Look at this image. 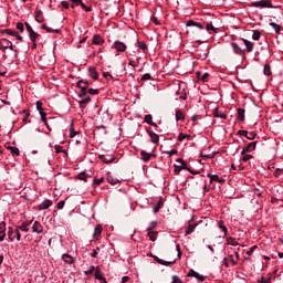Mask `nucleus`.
Here are the masks:
<instances>
[{"instance_id": "1", "label": "nucleus", "mask_w": 283, "mask_h": 283, "mask_svg": "<svg viewBox=\"0 0 283 283\" xmlns=\"http://www.w3.org/2000/svg\"><path fill=\"white\" fill-rule=\"evenodd\" d=\"M20 231H24V233H28V231H30V228H28V223H22L21 226L15 227V235H14V230H12V228L9 229L8 238L10 242H14V240H17L18 242L21 241Z\"/></svg>"}, {"instance_id": "2", "label": "nucleus", "mask_w": 283, "mask_h": 283, "mask_svg": "<svg viewBox=\"0 0 283 283\" xmlns=\"http://www.w3.org/2000/svg\"><path fill=\"white\" fill-rule=\"evenodd\" d=\"M252 6L254 8H273V3H271L269 0L254 1L252 2Z\"/></svg>"}, {"instance_id": "3", "label": "nucleus", "mask_w": 283, "mask_h": 283, "mask_svg": "<svg viewBox=\"0 0 283 283\" xmlns=\"http://www.w3.org/2000/svg\"><path fill=\"white\" fill-rule=\"evenodd\" d=\"M231 48L233 50V53L238 54V56H245L247 52L244 50H242V48H240V45H238V43L231 42Z\"/></svg>"}, {"instance_id": "4", "label": "nucleus", "mask_w": 283, "mask_h": 283, "mask_svg": "<svg viewBox=\"0 0 283 283\" xmlns=\"http://www.w3.org/2000/svg\"><path fill=\"white\" fill-rule=\"evenodd\" d=\"M140 157L144 163H149V160H151V158H156V154H149L145 150H142Z\"/></svg>"}, {"instance_id": "5", "label": "nucleus", "mask_w": 283, "mask_h": 283, "mask_svg": "<svg viewBox=\"0 0 283 283\" xmlns=\"http://www.w3.org/2000/svg\"><path fill=\"white\" fill-rule=\"evenodd\" d=\"M255 147H258V142H251L250 144L247 145V147L242 149L241 154L244 155L245 151H255Z\"/></svg>"}, {"instance_id": "6", "label": "nucleus", "mask_w": 283, "mask_h": 283, "mask_svg": "<svg viewBox=\"0 0 283 283\" xmlns=\"http://www.w3.org/2000/svg\"><path fill=\"white\" fill-rule=\"evenodd\" d=\"M147 134L151 143H154V145H158V143L160 142V137L158 136V134L154 133L153 130H147Z\"/></svg>"}, {"instance_id": "7", "label": "nucleus", "mask_w": 283, "mask_h": 283, "mask_svg": "<svg viewBox=\"0 0 283 283\" xmlns=\"http://www.w3.org/2000/svg\"><path fill=\"white\" fill-rule=\"evenodd\" d=\"M187 28H199V30H205V24H202L201 22H196L193 20H189L187 23H186Z\"/></svg>"}, {"instance_id": "8", "label": "nucleus", "mask_w": 283, "mask_h": 283, "mask_svg": "<svg viewBox=\"0 0 283 283\" xmlns=\"http://www.w3.org/2000/svg\"><path fill=\"white\" fill-rule=\"evenodd\" d=\"M52 207V200L45 199L42 203L39 205V211H45V209H50Z\"/></svg>"}, {"instance_id": "9", "label": "nucleus", "mask_w": 283, "mask_h": 283, "mask_svg": "<svg viewBox=\"0 0 283 283\" xmlns=\"http://www.w3.org/2000/svg\"><path fill=\"white\" fill-rule=\"evenodd\" d=\"M114 48L117 52H125V50H127V45L120 41H115Z\"/></svg>"}, {"instance_id": "10", "label": "nucleus", "mask_w": 283, "mask_h": 283, "mask_svg": "<svg viewBox=\"0 0 283 283\" xmlns=\"http://www.w3.org/2000/svg\"><path fill=\"white\" fill-rule=\"evenodd\" d=\"M212 116H214V118H221L222 120H226L227 115L224 113H222L220 109H218V107H216L212 111Z\"/></svg>"}, {"instance_id": "11", "label": "nucleus", "mask_w": 283, "mask_h": 283, "mask_svg": "<svg viewBox=\"0 0 283 283\" xmlns=\"http://www.w3.org/2000/svg\"><path fill=\"white\" fill-rule=\"evenodd\" d=\"M32 231L33 233H41L43 231V224H41V222L39 221H34L33 226H32Z\"/></svg>"}, {"instance_id": "12", "label": "nucleus", "mask_w": 283, "mask_h": 283, "mask_svg": "<svg viewBox=\"0 0 283 283\" xmlns=\"http://www.w3.org/2000/svg\"><path fill=\"white\" fill-rule=\"evenodd\" d=\"M99 159L102 160V163H105V165H112V163H114V160H116V157H114V156H101Z\"/></svg>"}, {"instance_id": "13", "label": "nucleus", "mask_w": 283, "mask_h": 283, "mask_svg": "<svg viewBox=\"0 0 283 283\" xmlns=\"http://www.w3.org/2000/svg\"><path fill=\"white\" fill-rule=\"evenodd\" d=\"M177 163L179 165H175V172L180 174V171H182V169H185V163L182 161V158L177 159Z\"/></svg>"}, {"instance_id": "14", "label": "nucleus", "mask_w": 283, "mask_h": 283, "mask_svg": "<svg viewBox=\"0 0 283 283\" xmlns=\"http://www.w3.org/2000/svg\"><path fill=\"white\" fill-rule=\"evenodd\" d=\"M62 260H63V262H65V264H74V256H72L67 253H64L62 255Z\"/></svg>"}, {"instance_id": "15", "label": "nucleus", "mask_w": 283, "mask_h": 283, "mask_svg": "<svg viewBox=\"0 0 283 283\" xmlns=\"http://www.w3.org/2000/svg\"><path fill=\"white\" fill-rule=\"evenodd\" d=\"M156 262H158V264H161L163 266H169L170 264H174V262H176V260L174 261H165L158 256H154Z\"/></svg>"}, {"instance_id": "16", "label": "nucleus", "mask_w": 283, "mask_h": 283, "mask_svg": "<svg viewBox=\"0 0 283 283\" xmlns=\"http://www.w3.org/2000/svg\"><path fill=\"white\" fill-rule=\"evenodd\" d=\"M244 45H245V50L248 53L253 52V42L247 40V39H242Z\"/></svg>"}, {"instance_id": "17", "label": "nucleus", "mask_w": 283, "mask_h": 283, "mask_svg": "<svg viewBox=\"0 0 283 283\" xmlns=\"http://www.w3.org/2000/svg\"><path fill=\"white\" fill-rule=\"evenodd\" d=\"M88 85H90V83L85 80H80L77 82V87H80L82 90V92H86Z\"/></svg>"}, {"instance_id": "18", "label": "nucleus", "mask_w": 283, "mask_h": 283, "mask_svg": "<svg viewBox=\"0 0 283 283\" xmlns=\"http://www.w3.org/2000/svg\"><path fill=\"white\" fill-rule=\"evenodd\" d=\"M208 178H210V182H224V179L218 175L208 174Z\"/></svg>"}, {"instance_id": "19", "label": "nucleus", "mask_w": 283, "mask_h": 283, "mask_svg": "<svg viewBox=\"0 0 283 283\" xmlns=\"http://www.w3.org/2000/svg\"><path fill=\"white\" fill-rule=\"evenodd\" d=\"M6 240V222L0 223V242Z\"/></svg>"}, {"instance_id": "20", "label": "nucleus", "mask_w": 283, "mask_h": 283, "mask_svg": "<svg viewBox=\"0 0 283 283\" xmlns=\"http://www.w3.org/2000/svg\"><path fill=\"white\" fill-rule=\"evenodd\" d=\"M35 21L43 23V11H41V9L35 10Z\"/></svg>"}, {"instance_id": "21", "label": "nucleus", "mask_w": 283, "mask_h": 283, "mask_svg": "<svg viewBox=\"0 0 283 283\" xmlns=\"http://www.w3.org/2000/svg\"><path fill=\"white\" fill-rule=\"evenodd\" d=\"M105 41L103 40V38L98 34L93 36V43L94 45H103Z\"/></svg>"}, {"instance_id": "22", "label": "nucleus", "mask_w": 283, "mask_h": 283, "mask_svg": "<svg viewBox=\"0 0 283 283\" xmlns=\"http://www.w3.org/2000/svg\"><path fill=\"white\" fill-rule=\"evenodd\" d=\"M80 97L82 98L81 101L86 104L90 103V101H92V97H90V95L85 93V91H82Z\"/></svg>"}, {"instance_id": "23", "label": "nucleus", "mask_w": 283, "mask_h": 283, "mask_svg": "<svg viewBox=\"0 0 283 283\" xmlns=\"http://www.w3.org/2000/svg\"><path fill=\"white\" fill-rule=\"evenodd\" d=\"M244 114H245V111L244 108H238V115H237V118L240 123H244Z\"/></svg>"}, {"instance_id": "24", "label": "nucleus", "mask_w": 283, "mask_h": 283, "mask_svg": "<svg viewBox=\"0 0 283 283\" xmlns=\"http://www.w3.org/2000/svg\"><path fill=\"white\" fill-rule=\"evenodd\" d=\"M9 45H10V40L8 39L0 40V50H8Z\"/></svg>"}, {"instance_id": "25", "label": "nucleus", "mask_w": 283, "mask_h": 283, "mask_svg": "<svg viewBox=\"0 0 283 283\" xmlns=\"http://www.w3.org/2000/svg\"><path fill=\"white\" fill-rule=\"evenodd\" d=\"M144 120L145 123H147L148 125H151L153 127H158V125L154 123V117L151 115H146Z\"/></svg>"}, {"instance_id": "26", "label": "nucleus", "mask_w": 283, "mask_h": 283, "mask_svg": "<svg viewBox=\"0 0 283 283\" xmlns=\"http://www.w3.org/2000/svg\"><path fill=\"white\" fill-rule=\"evenodd\" d=\"M148 238L151 242H156V240H158V232L148 230Z\"/></svg>"}, {"instance_id": "27", "label": "nucleus", "mask_w": 283, "mask_h": 283, "mask_svg": "<svg viewBox=\"0 0 283 283\" xmlns=\"http://www.w3.org/2000/svg\"><path fill=\"white\" fill-rule=\"evenodd\" d=\"M42 30H45L49 33H55V34H59V32H60L59 29H52V28L48 27V24H42Z\"/></svg>"}, {"instance_id": "28", "label": "nucleus", "mask_w": 283, "mask_h": 283, "mask_svg": "<svg viewBox=\"0 0 283 283\" xmlns=\"http://www.w3.org/2000/svg\"><path fill=\"white\" fill-rule=\"evenodd\" d=\"M101 233H102L101 226H96L95 229H94L93 238H95V239L101 238Z\"/></svg>"}, {"instance_id": "29", "label": "nucleus", "mask_w": 283, "mask_h": 283, "mask_svg": "<svg viewBox=\"0 0 283 283\" xmlns=\"http://www.w3.org/2000/svg\"><path fill=\"white\" fill-rule=\"evenodd\" d=\"M197 224L196 223H190L188 228L186 229V235H191L193 233V230L196 229Z\"/></svg>"}, {"instance_id": "30", "label": "nucleus", "mask_w": 283, "mask_h": 283, "mask_svg": "<svg viewBox=\"0 0 283 283\" xmlns=\"http://www.w3.org/2000/svg\"><path fill=\"white\" fill-rule=\"evenodd\" d=\"M95 280H99V282H101L102 280H105V277H103V274H102V272H101V269H98V268L95 269Z\"/></svg>"}, {"instance_id": "31", "label": "nucleus", "mask_w": 283, "mask_h": 283, "mask_svg": "<svg viewBox=\"0 0 283 283\" xmlns=\"http://www.w3.org/2000/svg\"><path fill=\"white\" fill-rule=\"evenodd\" d=\"M9 151L12 154V156H20L21 151H19V148L10 146Z\"/></svg>"}, {"instance_id": "32", "label": "nucleus", "mask_w": 283, "mask_h": 283, "mask_svg": "<svg viewBox=\"0 0 283 283\" xmlns=\"http://www.w3.org/2000/svg\"><path fill=\"white\" fill-rule=\"evenodd\" d=\"M90 76L91 78H94V81L98 78V72H96V69H90Z\"/></svg>"}, {"instance_id": "33", "label": "nucleus", "mask_w": 283, "mask_h": 283, "mask_svg": "<svg viewBox=\"0 0 283 283\" xmlns=\"http://www.w3.org/2000/svg\"><path fill=\"white\" fill-rule=\"evenodd\" d=\"M107 182H109V185H118V182H120V180H118V178H114L112 176L107 177Z\"/></svg>"}, {"instance_id": "34", "label": "nucleus", "mask_w": 283, "mask_h": 283, "mask_svg": "<svg viewBox=\"0 0 283 283\" xmlns=\"http://www.w3.org/2000/svg\"><path fill=\"white\" fill-rule=\"evenodd\" d=\"M30 40L32 41V43H36V38L39 36V33L31 31L29 33Z\"/></svg>"}, {"instance_id": "35", "label": "nucleus", "mask_w": 283, "mask_h": 283, "mask_svg": "<svg viewBox=\"0 0 283 283\" xmlns=\"http://www.w3.org/2000/svg\"><path fill=\"white\" fill-rule=\"evenodd\" d=\"M94 271H96V266L92 265L88 270L84 271V275H94Z\"/></svg>"}, {"instance_id": "36", "label": "nucleus", "mask_w": 283, "mask_h": 283, "mask_svg": "<svg viewBox=\"0 0 283 283\" xmlns=\"http://www.w3.org/2000/svg\"><path fill=\"white\" fill-rule=\"evenodd\" d=\"M161 208H163V200H159L156 207L153 208V212L158 213V211H160Z\"/></svg>"}, {"instance_id": "37", "label": "nucleus", "mask_w": 283, "mask_h": 283, "mask_svg": "<svg viewBox=\"0 0 283 283\" xmlns=\"http://www.w3.org/2000/svg\"><path fill=\"white\" fill-rule=\"evenodd\" d=\"M218 227H219V229H221L222 231H223V235H224V238H226V235H227V226H224V222L223 221H219L218 222Z\"/></svg>"}, {"instance_id": "38", "label": "nucleus", "mask_w": 283, "mask_h": 283, "mask_svg": "<svg viewBox=\"0 0 283 283\" xmlns=\"http://www.w3.org/2000/svg\"><path fill=\"white\" fill-rule=\"evenodd\" d=\"M176 120H185V114L181 111H176Z\"/></svg>"}, {"instance_id": "39", "label": "nucleus", "mask_w": 283, "mask_h": 283, "mask_svg": "<svg viewBox=\"0 0 283 283\" xmlns=\"http://www.w3.org/2000/svg\"><path fill=\"white\" fill-rule=\"evenodd\" d=\"M260 36H262V33L260 31H253V34H252L253 41H260Z\"/></svg>"}, {"instance_id": "40", "label": "nucleus", "mask_w": 283, "mask_h": 283, "mask_svg": "<svg viewBox=\"0 0 283 283\" xmlns=\"http://www.w3.org/2000/svg\"><path fill=\"white\" fill-rule=\"evenodd\" d=\"M77 178H78V180H87V178H90V175L88 174H86V172H80L78 175H77Z\"/></svg>"}, {"instance_id": "41", "label": "nucleus", "mask_w": 283, "mask_h": 283, "mask_svg": "<svg viewBox=\"0 0 283 283\" xmlns=\"http://www.w3.org/2000/svg\"><path fill=\"white\" fill-rule=\"evenodd\" d=\"M263 73L265 74V76H271V65L265 64L263 69Z\"/></svg>"}, {"instance_id": "42", "label": "nucleus", "mask_w": 283, "mask_h": 283, "mask_svg": "<svg viewBox=\"0 0 283 283\" xmlns=\"http://www.w3.org/2000/svg\"><path fill=\"white\" fill-rule=\"evenodd\" d=\"M22 115L23 123H28V118H30V111H22Z\"/></svg>"}, {"instance_id": "43", "label": "nucleus", "mask_w": 283, "mask_h": 283, "mask_svg": "<svg viewBox=\"0 0 283 283\" xmlns=\"http://www.w3.org/2000/svg\"><path fill=\"white\" fill-rule=\"evenodd\" d=\"M271 28H273L276 34H280V25L275 22H270Z\"/></svg>"}, {"instance_id": "44", "label": "nucleus", "mask_w": 283, "mask_h": 283, "mask_svg": "<svg viewBox=\"0 0 283 283\" xmlns=\"http://www.w3.org/2000/svg\"><path fill=\"white\" fill-rule=\"evenodd\" d=\"M255 136H258L255 132H250V133H247L245 138H248V140H255Z\"/></svg>"}, {"instance_id": "45", "label": "nucleus", "mask_w": 283, "mask_h": 283, "mask_svg": "<svg viewBox=\"0 0 283 283\" xmlns=\"http://www.w3.org/2000/svg\"><path fill=\"white\" fill-rule=\"evenodd\" d=\"M206 30L209 32V31H212V32H218V28H214L213 24L211 23H207L206 25Z\"/></svg>"}, {"instance_id": "46", "label": "nucleus", "mask_w": 283, "mask_h": 283, "mask_svg": "<svg viewBox=\"0 0 283 283\" xmlns=\"http://www.w3.org/2000/svg\"><path fill=\"white\" fill-rule=\"evenodd\" d=\"M227 241H228V244H231V247H238V241H235V239L228 238Z\"/></svg>"}, {"instance_id": "47", "label": "nucleus", "mask_w": 283, "mask_h": 283, "mask_svg": "<svg viewBox=\"0 0 283 283\" xmlns=\"http://www.w3.org/2000/svg\"><path fill=\"white\" fill-rule=\"evenodd\" d=\"M251 158H253L252 155H247V154L243 153V155H242V161L243 163H248V160H251Z\"/></svg>"}, {"instance_id": "48", "label": "nucleus", "mask_w": 283, "mask_h": 283, "mask_svg": "<svg viewBox=\"0 0 283 283\" xmlns=\"http://www.w3.org/2000/svg\"><path fill=\"white\" fill-rule=\"evenodd\" d=\"M171 283H182V279L178 275H172Z\"/></svg>"}, {"instance_id": "49", "label": "nucleus", "mask_w": 283, "mask_h": 283, "mask_svg": "<svg viewBox=\"0 0 283 283\" xmlns=\"http://www.w3.org/2000/svg\"><path fill=\"white\" fill-rule=\"evenodd\" d=\"M54 149H55V154H63V151H65L63 150V146L61 145H55Z\"/></svg>"}, {"instance_id": "50", "label": "nucleus", "mask_w": 283, "mask_h": 283, "mask_svg": "<svg viewBox=\"0 0 283 283\" xmlns=\"http://www.w3.org/2000/svg\"><path fill=\"white\" fill-rule=\"evenodd\" d=\"M155 227H158V222H157V221H151L146 231H153V229H154Z\"/></svg>"}, {"instance_id": "51", "label": "nucleus", "mask_w": 283, "mask_h": 283, "mask_svg": "<svg viewBox=\"0 0 283 283\" xmlns=\"http://www.w3.org/2000/svg\"><path fill=\"white\" fill-rule=\"evenodd\" d=\"M209 73H203V75L201 76L202 83H209Z\"/></svg>"}, {"instance_id": "52", "label": "nucleus", "mask_w": 283, "mask_h": 283, "mask_svg": "<svg viewBox=\"0 0 283 283\" xmlns=\"http://www.w3.org/2000/svg\"><path fill=\"white\" fill-rule=\"evenodd\" d=\"M190 137H191L190 135H185V134L180 133L178 136V140L180 143H182V140H185V138H190Z\"/></svg>"}, {"instance_id": "53", "label": "nucleus", "mask_w": 283, "mask_h": 283, "mask_svg": "<svg viewBox=\"0 0 283 283\" xmlns=\"http://www.w3.org/2000/svg\"><path fill=\"white\" fill-rule=\"evenodd\" d=\"M165 154H167L168 156H176V154H178V149L174 148L171 150L165 151Z\"/></svg>"}, {"instance_id": "54", "label": "nucleus", "mask_w": 283, "mask_h": 283, "mask_svg": "<svg viewBox=\"0 0 283 283\" xmlns=\"http://www.w3.org/2000/svg\"><path fill=\"white\" fill-rule=\"evenodd\" d=\"M80 6L83 10H85V12H92V7L85 6V3L83 2H81Z\"/></svg>"}, {"instance_id": "55", "label": "nucleus", "mask_w": 283, "mask_h": 283, "mask_svg": "<svg viewBox=\"0 0 283 283\" xmlns=\"http://www.w3.org/2000/svg\"><path fill=\"white\" fill-rule=\"evenodd\" d=\"M137 43H138L139 50H143V52H145V50H147V44H145V42H137Z\"/></svg>"}, {"instance_id": "56", "label": "nucleus", "mask_w": 283, "mask_h": 283, "mask_svg": "<svg viewBox=\"0 0 283 283\" xmlns=\"http://www.w3.org/2000/svg\"><path fill=\"white\" fill-rule=\"evenodd\" d=\"M142 81H151V74L145 73V74L142 76Z\"/></svg>"}, {"instance_id": "57", "label": "nucleus", "mask_w": 283, "mask_h": 283, "mask_svg": "<svg viewBox=\"0 0 283 283\" xmlns=\"http://www.w3.org/2000/svg\"><path fill=\"white\" fill-rule=\"evenodd\" d=\"M3 33H4V34H9V36H14V34H17V32H14V31H12V30H10V29H6V30L3 31Z\"/></svg>"}, {"instance_id": "58", "label": "nucleus", "mask_w": 283, "mask_h": 283, "mask_svg": "<svg viewBox=\"0 0 283 283\" xmlns=\"http://www.w3.org/2000/svg\"><path fill=\"white\" fill-rule=\"evenodd\" d=\"M17 30L23 32V30H25L23 23H21V22L17 23Z\"/></svg>"}, {"instance_id": "59", "label": "nucleus", "mask_w": 283, "mask_h": 283, "mask_svg": "<svg viewBox=\"0 0 283 283\" xmlns=\"http://www.w3.org/2000/svg\"><path fill=\"white\" fill-rule=\"evenodd\" d=\"M187 275L188 277H196L198 275V272L191 270Z\"/></svg>"}, {"instance_id": "60", "label": "nucleus", "mask_w": 283, "mask_h": 283, "mask_svg": "<svg viewBox=\"0 0 283 283\" xmlns=\"http://www.w3.org/2000/svg\"><path fill=\"white\" fill-rule=\"evenodd\" d=\"M43 103H41V102H36V109H38V112H43Z\"/></svg>"}, {"instance_id": "61", "label": "nucleus", "mask_w": 283, "mask_h": 283, "mask_svg": "<svg viewBox=\"0 0 283 283\" xmlns=\"http://www.w3.org/2000/svg\"><path fill=\"white\" fill-rule=\"evenodd\" d=\"M25 28H27V31L29 32V34L31 32H34V30L32 29V27L30 25V23L25 22Z\"/></svg>"}, {"instance_id": "62", "label": "nucleus", "mask_w": 283, "mask_h": 283, "mask_svg": "<svg viewBox=\"0 0 283 283\" xmlns=\"http://www.w3.org/2000/svg\"><path fill=\"white\" fill-rule=\"evenodd\" d=\"M223 264H224V266H227V268L231 266V263H230V261H229V258H224V259H223Z\"/></svg>"}, {"instance_id": "63", "label": "nucleus", "mask_w": 283, "mask_h": 283, "mask_svg": "<svg viewBox=\"0 0 283 283\" xmlns=\"http://www.w3.org/2000/svg\"><path fill=\"white\" fill-rule=\"evenodd\" d=\"M88 94L96 95V94H98V90H96V88H90V90H88Z\"/></svg>"}, {"instance_id": "64", "label": "nucleus", "mask_w": 283, "mask_h": 283, "mask_svg": "<svg viewBox=\"0 0 283 283\" xmlns=\"http://www.w3.org/2000/svg\"><path fill=\"white\" fill-rule=\"evenodd\" d=\"M65 207V201L57 202V209H63Z\"/></svg>"}]
</instances>
